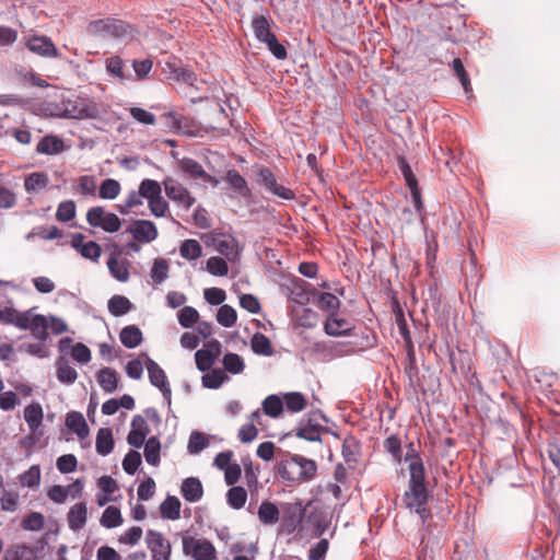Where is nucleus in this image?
<instances>
[{
    "label": "nucleus",
    "instance_id": "nucleus-1",
    "mask_svg": "<svg viewBox=\"0 0 560 560\" xmlns=\"http://www.w3.org/2000/svg\"><path fill=\"white\" fill-rule=\"evenodd\" d=\"M290 513L289 524L292 525L293 530L303 532L305 528H311L315 537H320L330 525V517L326 512L322 508L313 506L311 502L306 506H302L301 502L293 504Z\"/></svg>",
    "mask_w": 560,
    "mask_h": 560
},
{
    "label": "nucleus",
    "instance_id": "nucleus-2",
    "mask_svg": "<svg viewBox=\"0 0 560 560\" xmlns=\"http://www.w3.org/2000/svg\"><path fill=\"white\" fill-rule=\"evenodd\" d=\"M278 476L291 483H304L312 481L317 475V464L302 455L288 454L277 464Z\"/></svg>",
    "mask_w": 560,
    "mask_h": 560
},
{
    "label": "nucleus",
    "instance_id": "nucleus-3",
    "mask_svg": "<svg viewBox=\"0 0 560 560\" xmlns=\"http://www.w3.org/2000/svg\"><path fill=\"white\" fill-rule=\"evenodd\" d=\"M89 32L102 38H124L131 33V26L121 20H97L89 25Z\"/></svg>",
    "mask_w": 560,
    "mask_h": 560
},
{
    "label": "nucleus",
    "instance_id": "nucleus-4",
    "mask_svg": "<svg viewBox=\"0 0 560 560\" xmlns=\"http://www.w3.org/2000/svg\"><path fill=\"white\" fill-rule=\"evenodd\" d=\"M98 114L96 103L90 98L77 96L63 102L62 115L67 118H96Z\"/></svg>",
    "mask_w": 560,
    "mask_h": 560
},
{
    "label": "nucleus",
    "instance_id": "nucleus-5",
    "mask_svg": "<svg viewBox=\"0 0 560 560\" xmlns=\"http://www.w3.org/2000/svg\"><path fill=\"white\" fill-rule=\"evenodd\" d=\"M86 222L93 228H101L108 233H115L121 228V220L115 213L107 212L104 207L96 206L86 212Z\"/></svg>",
    "mask_w": 560,
    "mask_h": 560
},
{
    "label": "nucleus",
    "instance_id": "nucleus-6",
    "mask_svg": "<svg viewBox=\"0 0 560 560\" xmlns=\"http://www.w3.org/2000/svg\"><path fill=\"white\" fill-rule=\"evenodd\" d=\"M407 453L405 460L409 462V472L410 479L409 485L412 486L416 497H420L421 482L425 481V469L422 462V458L419 456L418 452L415 450L412 443L407 446Z\"/></svg>",
    "mask_w": 560,
    "mask_h": 560
},
{
    "label": "nucleus",
    "instance_id": "nucleus-7",
    "mask_svg": "<svg viewBox=\"0 0 560 560\" xmlns=\"http://www.w3.org/2000/svg\"><path fill=\"white\" fill-rule=\"evenodd\" d=\"M183 551L196 560H215L217 550L213 544L207 539L186 537L183 539Z\"/></svg>",
    "mask_w": 560,
    "mask_h": 560
},
{
    "label": "nucleus",
    "instance_id": "nucleus-8",
    "mask_svg": "<svg viewBox=\"0 0 560 560\" xmlns=\"http://www.w3.org/2000/svg\"><path fill=\"white\" fill-rule=\"evenodd\" d=\"M164 190L166 196L176 202L178 206L189 209L195 203V198L190 195L188 189L179 182L172 177H166L163 180Z\"/></svg>",
    "mask_w": 560,
    "mask_h": 560
},
{
    "label": "nucleus",
    "instance_id": "nucleus-9",
    "mask_svg": "<svg viewBox=\"0 0 560 560\" xmlns=\"http://www.w3.org/2000/svg\"><path fill=\"white\" fill-rule=\"evenodd\" d=\"M212 245L229 261L235 262L240 259L241 248L237 240L231 234L215 233L212 235Z\"/></svg>",
    "mask_w": 560,
    "mask_h": 560
},
{
    "label": "nucleus",
    "instance_id": "nucleus-10",
    "mask_svg": "<svg viewBox=\"0 0 560 560\" xmlns=\"http://www.w3.org/2000/svg\"><path fill=\"white\" fill-rule=\"evenodd\" d=\"M258 183L279 198L284 200H293L295 198V192L292 189L278 184L276 176L267 167L259 168Z\"/></svg>",
    "mask_w": 560,
    "mask_h": 560
},
{
    "label": "nucleus",
    "instance_id": "nucleus-11",
    "mask_svg": "<svg viewBox=\"0 0 560 560\" xmlns=\"http://www.w3.org/2000/svg\"><path fill=\"white\" fill-rule=\"evenodd\" d=\"M138 243L148 244L159 236L158 228L150 220H135L127 229Z\"/></svg>",
    "mask_w": 560,
    "mask_h": 560
},
{
    "label": "nucleus",
    "instance_id": "nucleus-12",
    "mask_svg": "<svg viewBox=\"0 0 560 560\" xmlns=\"http://www.w3.org/2000/svg\"><path fill=\"white\" fill-rule=\"evenodd\" d=\"M354 328V324L350 319L341 317L338 312L335 314H328L327 319L324 323V331L328 336L334 337L350 336Z\"/></svg>",
    "mask_w": 560,
    "mask_h": 560
},
{
    "label": "nucleus",
    "instance_id": "nucleus-13",
    "mask_svg": "<svg viewBox=\"0 0 560 560\" xmlns=\"http://www.w3.org/2000/svg\"><path fill=\"white\" fill-rule=\"evenodd\" d=\"M145 368L148 370L150 383L153 386L158 387L163 394V396L170 400L172 390L163 369L154 360L147 355Z\"/></svg>",
    "mask_w": 560,
    "mask_h": 560
},
{
    "label": "nucleus",
    "instance_id": "nucleus-14",
    "mask_svg": "<svg viewBox=\"0 0 560 560\" xmlns=\"http://www.w3.org/2000/svg\"><path fill=\"white\" fill-rule=\"evenodd\" d=\"M26 318V326L20 329H30L32 336L44 342L48 338V319L42 314H33L32 310L23 312Z\"/></svg>",
    "mask_w": 560,
    "mask_h": 560
},
{
    "label": "nucleus",
    "instance_id": "nucleus-15",
    "mask_svg": "<svg viewBox=\"0 0 560 560\" xmlns=\"http://www.w3.org/2000/svg\"><path fill=\"white\" fill-rule=\"evenodd\" d=\"M420 497H416L412 486L409 485L408 491L404 495V501L409 509H416L421 520L424 522L430 516V511L425 508L428 503V492L425 489V481L421 482Z\"/></svg>",
    "mask_w": 560,
    "mask_h": 560
},
{
    "label": "nucleus",
    "instance_id": "nucleus-16",
    "mask_svg": "<svg viewBox=\"0 0 560 560\" xmlns=\"http://www.w3.org/2000/svg\"><path fill=\"white\" fill-rule=\"evenodd\" d=\"M26 47L34 54L45 58L59 57L58 50L50 38L34 35L26 42Z\"/></svg>",
    "mask_w": 560,
    "mask_h": 560
},
{
    "label": "nucleus",
    "instance_id": "nucleus-17",
    "mask_svg": "<svg viewBox=\"0 0 560 560\" xmlns=\"http://www.w3.org/2000/svg\"><path fill=\"white\" fill-rule=\"evenodd\" d=\"M131 431L128 433L127 442L135 447H141L149 431L147 421L141 416H135L131 421Z\"/></svg>",
    "mask_w": 560,
    "mask_h": 560
},
{
    "label": "nucleus",
    "instance_id": "nucleus-18",
    "mask_svg": "<svg viewBox=\"0 0 560 560\" xmlns=\"http://www.w3.org/2000/svg\"><path fill=\"white\" fill-rule=\"evenodd\" d=\"M88 520V509L85 503L80 502L75 503L73 506L70 508L68 514H67V522L73 532H79L82 529Z\"/></svg>",
    "mask_w": 560,
    "mask_h": 560
},
{
    "label": "nucleus",
    "instance_id": "nucleus-19",
    "mask_svg": "<svg viewBox=\"0 0 560 560\" xmlns=\"http://www.w3.org/2000/svg\"><path fill=\"white\" fill-rule=\"evenodd\" d=\"M130 261L127 259H120L116 257L115 255H112L107 260V267L110 272V275L120 282H127L130 273Z\"/></svg>",
    "mask_w": 560,
    "mask_h": 560
},
{
    "label": "nucleus",
    "instance_id": "nucleus-20",
    "mask_svg": "<svg viewBox=\"0 0 560 560\" xmlns=\"http://www.w3.org/2000/svg\"><path fill=\"white\" fill-rule=\"evenodd\" d=\"M361 445L360 442L352 435L345 438L342 442V456L350 468H354L360 459Z\"/></svg>",
    "mask_w": 560,
    "mask_h": 560
},
{
    "label": "nucleus",
    "instance_id": "nucleus-21",
    "mask_svg": "<svg viewBox=\"0 0 560 560\" xmlns=\"http://www.w3.org/2000/svg\"><path fill=\"white\" fill-rule=\"evenodd\" d=\"M145 542L151 555H160L163 551L172 552L171 544L166 540L162 533L149 529L145 536Z\"/></svg>",
    "mask_w": 560,
    "mask_h": 560
},
{
    "label": "nucleus",
    "instance_id": "nucleus-22",
    "mask_svg": "<svg viewBox=\"0 0 560 560\" xmlns=\"http://www.w3.org/2000/svg\"><path fill=\"white\" fill-rule=\"evenodd\" d=\"M182 495L188 502H197L202 498L203 488L198 478H186L182 483Z\"/></svg>",
    "mask_w": 560,
    "mask_h": 560
},
{
    "label": "nucleus",
    "instance_id": "nucleus-23",
    "mask_svg": "<svg viewBox=\"0 0 560 560\" xmlns=\"http://www.w3.org/2000/svg\"><path fill=\"white\" fill-rule=\"evenodd\" d=\"M44 412L39 402H32L24 408V420L30 431L36 433L43 423Z\"/></svg>",
    "mask_w": 560,
    "mask_h": 560
},
{
    "label": "nucleus",
    "instance_id": "nucleus-24",
    "mask_svg": "<svg viewBox=\"0 0 560 560\" xmlns=\"http://www.w3.org/2000/svg\"><path fill=\"white\" fill-rule=\"evenodd\" d=\"M313 296H317L316 305L319 310L328 314H335L340 307V300L332 293H319L316 289H312Z\"/></svg>",
    "mask_w": 560,
    "mask_h": 560
},
{
    "label": "nucleus",
    "instance_id": "nucleus-25",
    "mask_svg": "<svg viewBox=\"0 0 560 560\" xmlns=\"http://www.w3.org/2000/svg\"><path fill=\"white\" fill-rule=\"evenodd\" d=\"M180 170L191 178H201L205 182H211L212 177L203 170L201 164L190 158H184L179 161Z\"/></svg>",
    "mask_w": 560,
    "mask_h": 560
},
{
    "label": "nucleus",
    "instance_id": "nucleus-26",
    "mask_svg": "<svg viewBox=\"0 0 560 560\" xmlns=\"http://www.w3.org/2000/svg\"><path fill=\"white\" fill-rule=\"evenodd\" d=\"M66 425L73 431L79 439H85L89 435V427L81 412H69L66 417Z\"/></svg>",
    "mask_w": 560,
    "mask_h": 560
},
{
    "label": "nucleus",
    "instance_id": "nucleus-27",
    "mask_svg": "<svg viewBox=\"0 0 560 560\" xmlns=\"http://www.w3.org/2000/svg\"><path fill=\"white\" fill-rule=\"evenodd\" d=\"M114 448V438L113 432L108 428H102L97 431L96 441H95V450L102 455L106 456L112 453Z\"/></svg>",
    "mask_w": 560,
    "mask_h": 560
},
{
    "label": "nucleus",
    "instance_id": "nucleus-28",
    "mask_svg": "<svg viewBox=\"0 0 560 560\" xmlns=\"http://www.w3.org/2000/svg\"><path fill=\"white\" fill-rule=\"evenodd\" d=\"M49 184V177L44 172H34L24 179V188L26 192L33 194L45 189Z\"/></svg>",
    "mask_w": 560,
    "mask_h": 560
},
{
    "label": "nucleus",
    "instance_id": "nucleus-29",
    "mask_svg": "<svg viewBox=\"0 0 560 560\" xmlns=\"http://www.w3.org/2000/svg\"><path fill=\"white\" fill-rule=\"evenodd\" d=\"M97 382L106 393H113L118 387L117 372L110 368H103L97 373Z\"/></svg>",
    "mask_w": 560,
    "mask_h": 560
},
{
    "label": "nucleus",
    "instance_id": "nucleus-30",
    "mask_svg": "<svg viewBox=\"0 0 560 560\" xmlns=\"http://www.w3.org/2000/svg\"><path fill=\"white\" fill-rule=\"evenodd\" d=\"M252 28L255 37L261 43L275 34L271 32V21L265 15H256L252 21Z\"/></svg>",
    "mask_w": 560,
    "mask_h": 560
},
{
    "label": "nucleus",
    "instance_id": "nucleus-31",
    "mask_svg": "<svg viewBox=\"0 0 560 560\" xmlns=\"http://www.w3.org/2000/svg\"><path fill=\"white\" fill-rule=\"evenodd\" d=\"M65 149L63 141L55 136H45L38 142L36 151L42 154H58Z\"/></svg>",
    "mask_w": 560,
    "mask_h": 560
},
{
    "label": "nucleus",
    "instance_id": "nucleus-32",
    "mask_svg": "<svg viewBox=\"0 0 560 560\" xmlns=\"http://www.w3.org/2000/svg\"><path fill=\"white\" fill-rule=\"evenodd\" d=\"M180 501L178 498L168 495L160 505L161 516L166 520H178L180 517Z\"/></svg>",
    "mask_w": 560,
    "mask_h": 560
},
{
    "label": "nucleus",
    "instance_id": "nucleus-33",
    "mask_svg": "<svg viewBox=\"0 0 560 560\" xmlns=\"http://www.w3.org/2000/svg\"><path fill=\"white\" fill-rule=\"evenodd\" d=\"M121 343L129 349L138 347L142 342V332L135 325L126 326L120 331Z\"/></svg>",
    "mask_w": 560,
    "mask_h": 560
},
{
    "label": "nucleus",
    "instance_id": "nucleus-34",
    "mask_svg": "<svg viewBox=\"0 0 560 560\" xmlns=\"http://www.w3.org/2000/svg\"><path fill=\"white\" fill-rule=\"evenodd\" d=\"M283 405L289 412L296 413L306 408L307 400L302 393L290 392L283 395Z\"/></svg>",
    "mask_w": 560,
    "mask_h": 560
},
{
    "label": "nucleus",
    "instance_id": "nucleus-35",
    "mask_svg": "<svg viewBox=\"0 0 560 560\" xmlns=\"http://www.w3.org/2000/svg\"><path fill=\"white\" fill-rule=\"evenodd\" d=\"M0 323L14 325L15 327H25L26 318L23 312H19L13 307L0 308Z\"/></svg>",
    "mask_w": 560,
    "mask_h": 560
},
{
    "label": "nucleus",
    "instance_id": "nucleus-36",
    "mask_svg": "<svg viewBox=\"0 0 560 560\" xmlns=\"http://www.w3.org/2000/svg\"><path fill=\"white\" fill-rule=\"evenodd\" d=\"M261 407L265 415L279 418L284 409L283 399L277 395H269L262 400Z\"/></svg>",
    "mask_w": 560,
    "mask_h": 560
},
{
    "label": "nucleus",
    "instance_id": "nucleus-37",
    "mask_svg": "<svg viewBox=\"0 0 560 560\" xmlns=\"http://www.w3.org/2000/svg\"><path fill=\"white\" fill-rule=\"evenodd\" d=\"M280 512L277 505L269 501H264L258 509V518L264 524H276L279 521Z\"/></svg>",
    "mask_w": 560,
    "mask_h": 560
},
{
    "label": "nucleus",
    "instance_id": "nucleus-38",
    "mask_svg": "<svg viewBox=\"0 0 560 560\" xmlns=\"http://www.w3.org/2000/svg\"><path fill=\"white\" fill-rule=\"evenodd\" d=\"M252 350L256 354L270 357L273 354V348L270 339L261 332H256L250 341Z\"/></svg>",
    "mask_w": 560,
    "mask_h": 560
},
{
    "label": "nucleus",
    "instance_id": "nucleus-39",
    "mask_svg": "<svg viewBox=\"0 0 560 560\" xmlns=\"http://www.w3.org/2000/svg\"><path fill=\"white\" fill-rule=\"evenodd\" d=\"M57 378L65 384H73L78 377L77 371L70 365L69 361L60 358L57 361Z\"/></svg>",
    "mask_w": 560,
    "mask_h": 560
},
{
    "label": "nucleus",
    "instance_id": "nucleus-40",
    "mask_svg": "<svg viewBox=\"0 0 560 560\" xmlns=\"http://www.w3.org/2000/svg\"><path fill=\"white\" fill-rule=\"evenodd\" d=\"M225 179L241 197H248L250 195V190L247 186V183L238 171H229L226 173Z\"/></svg>",
    "mask_w": 560,
    "mask_h": 560
},
{
    "label": "nucleus",
    "instance_id": "nucleus-41",
    "mask_svg": "<svg viewBox=\"0 0 560 560\" xmlns=\"http://www.w3.org/2000/svg\"><path fill=\"white\" fill-rule=\"evenodd\" d=\"M132 307L131 302L124 295L116 294L108 301V311L114 316H122Z\"/></svg>",
    "mask_w": 560,
    "mask_h": 560
},
{
    "label": "nucleus",
    "instance_id": "nucleus-42",
    "mask_svg": "<svg viewBox=\"0 0 560 560\" xmlns=\"http://www.w3.org/2000/svg\"><path fill=\"white\" fill-rule=\"evenodd\" d=\"M100 523L105 528H114L120 526L122 524L120 510L114 505L106 508L102 514Z\"/></svg>",
    "mask_w": 560,
    "mask_h": 560
},
{
    "label": "nucleus",
    "instance_id": "nucleus-43",
    "mask_svg": "<svg viewBox=\"0 0 560 560\" xmlns=\"http://www.w3.org/2000/svg\"><path fill=\"white\" fill-rule=\"evenodd\" d=\"M179 254L187 260H196L202 255V247L196 240H185L179 246Z\"/></svg>",
    "mask_w": 560,
    "mask_h": 560
},
{
    "label": "nucleus",
    "instance_id": "nucleus-44",
    "mask_svg": "<svg viewBox=\"0 0 560 560\" xmlns=\"http://www.w3.org/2000/svg\"><path fill=\"white\" fill-rule=\"evenodd\" d=\"M222 364L224 368V373L229 372L232 374H240L245 369L244 360L237 353L228 352L224 354L222 359Z\"/></svg>",
    "mask_w": 560,
    "mask_h": 560
},
{
    "label": "nucleus",
    "instance_id": "nucleus-45",
    "mask_svg": "<svg viewBox=\"0 0 560 560\" xmlns=\"http://www.w3.org/2000/svg\"><path fill=\"white\" fill-rule=\"evenodd\" d=\"M161 443L155 438H150L144 445V457L149 465L156 466L160 463Z\"/></svg>",
    "mask_w": 560,
    "mask_h": 560
},
{
    "label": "nucleus",
    "instance_id": "nucleus-46",
    "mask_svg": "<svg viewBox=\"0 0 560 560\" xmlns=\"http://www.w3.org/2000/svg\"><path fill=\"white\" fill-rule=\"evenodd\" d=\"M4 560H35V553L31 547L18 545L7 550Z\"/></svg>",
    "mask_w": 560,
    "mask_h": 560
},
{
    "label": "nucleus",
    "instance_id": "nucleus-47",
    "mask_svg": "<svg viewBox=\"0 0 560 560\" xmlns=\"http://www.w3.org/2000/svg\"><path fill=\"white\" fill-rule=\"evenodd\" d=\"M228 378L223 370L213 369L202 376V385L207 388L217 389L228 381Z\"/></svg>",
    "mask_w": 560,
    "mask_h": 560
},
{
    "label": "nucleus",
    "instance_id": "nucleus-48",
    "mask_svg": "<svg viewBox=\"0 0 560 560\" xmlns=\"http://www.w3.org/2000/svg\"><path fill=\"white\" fill-rule=\"evenodd\" d=\"M237 320L236 311L228 304H223L220 306L217 313V322L226 328H230L235 325Z\"/></svg>",
    "mask_w": 560,
    "mask_h": 560
},
{
    "label": "nucleus",
    "instance_id": "nucleus-49",
    "mask_svg": "<svg viewBox=\"0 0 560 560\" xmlns=\"http://www.w3.org/2000/svg\"><path fill=\"white\" fill-rule=\"evenodd\" d=\"M247 500V492L243 487H232L226 493L229 505L235 510L242 509Z\"/></svg>",
    "mask_w": 560,
    "mask_h": 560
},
{
    "label": "nucleus",
    "instance_id": "nucleus-50",
    "mask_svg": "<svg viewBox=\"0 0 560 560\" xmlns=\"http://www.w3.org/2000/svg\"><path fill=\"white\" fill-rule=\"evenodd\" d=\"M452 68L455 73V75L458 78L465 93L467 95L472 93V88L470 83L469 75L467 71L464 68V65L459 58H455L452 62Z\"/></svg>",
    "mask_w": 560,
    "mask_h": 560
},
{
    "label": "nucleus",
    "instance_id": "nucleus-51",
    "mask_svg": "<svg viewBox=\"0 0 560 560\" xmlns=\"http://www.w3.org/2000/svg\"><path fill=\"white\" fill-rule=\"evenodd\" d=\"M120 189V184L116 179L107 178L102 182L98 196L102 199H115L119 195Z\"/></svg>",
    "mask_w": 560,
    "mask_h": 560
},
{
    "label": "nucleus",
    "instance_id": "nucleus-52",
    "mask_svg": "<svg viewBox=\"0 0 560 560\" xmlns=\"http://www.w3.org/2000/svg\"><path fill=\"white\" fill-rule=\"evenodd\" d=\"M178 323L184 328H190L196 323H198L199 319V313L198 311L192 306H184L177 315Z\"/></svg>",
    "mask_w": 560,
    "mask_h": 560
},
{
    "label": "nucleus",
    "instance_id": "nucleus-53",
    "mask_svg": "<svg viewBox=\"0 0 560 560\" xmlns=\"http://www.w3.org/2000/svg\"><path fill=\"white\" fill-rule=\"evenodd\" d=\"M20 481L23 487L37 488L40 482V468L38 465L31 466L26 471L20 476Z\"/></svg>",
    "mask_w": 560,
    "mask_h": 560
},
{
    "label": "nucleus",
    "instance_id": "nucleus-54",
    "mask_svg": "<svg viewBox=\"0 0 560 560\" xmlns=\"http://www.w3.org/2000/svg\"><path fill=\"white\" fill-rule=\"evenodd\" d=\"M139 191L142 198H145L148 201L162 194L161 185L156 180L149 178L140 183Z\"/></svg>",
    "mask_w": 560,
    "mask_h": 560
},
{
    "label": "nucleus",
    "instance_id": "nucleus-55",
    "mask_svg": "<svg viewBox=\"0 0 560 560\" xmlns=\"http://www.w3.org/2000/svg\"><path fill=\"white\" fill-rule=\"evenodd\" d=\"M299 325L304 328H313L317 323V314L308 307H302L295 311Z\"/></svg>",
    "mask_w": 560,
    "mask_h": 560
},
{
    "label": "nucleus",
    "instance_id": "nucleus-56",
    "mask_svg": "<svg viewBox=\"0 0 560 560\" xmlns=\"http://www.w3.org/2000/svg\"><path fill=\"white\" fill-rule=\"evenodd\" d=\"M44 515L38 512H32L23 518L21 526L25 530L37 532L44 527Z\"/></svg>",
    "mask_w": 560,
    "mask_h": 560
},
{
    "label": "nucleus",
    "instance_id": "nucleus-57",
    "mask_svg": "<svg viewBox=\"0 0 560 560\" xmlns=\"http://www.w3.org/2000/svg\"><path fill=\"white\" fill-rule=\"evenodd\" d=\"M75 215V203L73 200H67L59 203L56 211V219L59 222H68Z\"/></svg>",
    "mask_w": 560,
    "mask_h": 560
},
{
    "label": "nucleus",
    "instance_id": "nucleus-58",
    "mask_svg": "<svg viewBox=\"0 0 560 560\" xmlns=\"http://www.w3.org/2000/svg\"><path fill=\"white\" fill-rule=\"evenodd\" d=\"M207 270L213 276L223 277L228 275L229 266L223 258L213 256L207 260Z\"/></svg>",
    "mask_w": 560,
    "mask_h": 560
},
{
    "label": "nucleus",
    "instance_id": "nucleus-59",
    "mask_svg": "<svg viewBox=\"0 0 560 560\" xmlns=\"http://www.w3.org/2000/svg\"><path fill=\"white\" fill-rule=\"evenodd\" d=\"M151 277L156 283H162L168 277V264L164 258L154 260Z\"/></svg>",
    "mask_w": 560,
    "mask_h": 560
},
{
    "label": "nucleus",
    "instance_id": "nucleus-60",
    "mask_svg": "<svg viewBox=\"0 0 560 560\" xmlns=\"http://www.w3.org/2000/svg\"><path fill=\"white\" fill-rule=\"evenodd\" d=\"M209 442L203 433L192 432L189 436L187 448L190 454H198L206 448Z\"/></svg>",
    "mask_w": 560,
    "mask_h": 560
},
{
    "label": "nucleus",
    "instance_id": "nucleus-61",
    "mask_svg": "<svg viewBox=\"0 0 560 560\" xmlns=\"http://www.w3.org/2000/svg\"><path fill=\"white\" fill-rule=\"evenodd\" d=\"M140 465L141 455L137 451H129L122 460V468L128 475H133Z\"/></svg>",
    "mask_w": 560,
    "mask_h": 560
},
{
    "label": "nucleus",
    "instance_id": "nucleus-62",
    "mask_svg": "<svg viewBox=\"0 0 560 560\" xmlns=\"http://www.w3.org/2000/svg\"><path fill=\"white\" fill-rule=\"evenodd\" d=\"M296 436L311 442L320 441V427L316 424L301 427L296 431Z\"/></svg>",
    "mask_w": 560,
    "mask_h": 560
},
{
    "label": "nucleus",
    "instance_id": "nucleus-63",
    "mask_svg": "<svg viewBox=\"0 0 560 560\" xmlns=\"http://www.w3.org/2000/svg\"><path fill=\"white\" fill-rule=\"evenodd\" d=\"M79 253L82 257L97 262L102 255V248L96 242L89 241L84 246H82Z\"/></svg>",
    "mask_w": 560,
    "mask_h": 560
},
{
    "label": "nucleus",
    "instance_id": "nucleus-64",
    "mask_svg": "<svg viewBox=\"0 0 560 560\" xmlns=\"http://www.w3.org/2000/svg\"><path fill=\"white\" fill-rule=\"evenodd\" d=\"M57 469L62 474H69L77 469L78 460L72 454H65L56 462Z\"/></svg>",
    "mask_w": 560,
    "mask_h": 560
}]
</instances>
